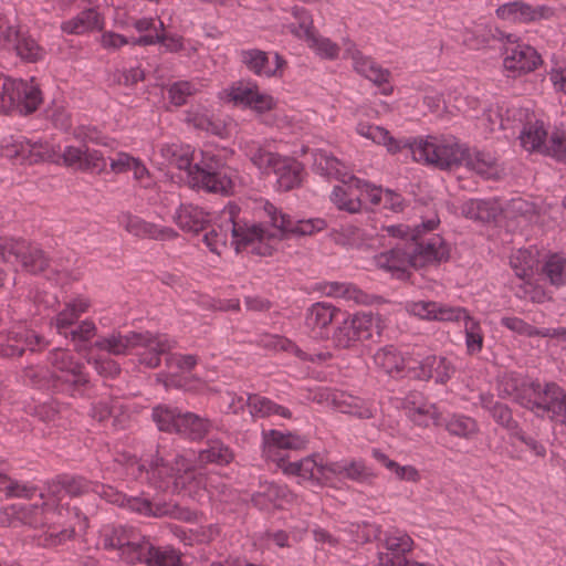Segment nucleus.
Here are the masks:
<instances>
[{
  "label": "nucleus",
  "mask_w": 566,
  "mask_h": 566,
  "mask_svg": "<svg viewBox=\"0 0 566 566\" xmlns=\"http://www.w3.org/2000/svg\"><path fill=\"white\" fill-rule=\"evenodd\" d=\"M253 210L263 219L261 223L248 222L234 202L224 206L218 221L203 235L207 248L221 255L230 242L237 252L251 248L253 253L265 256L272 254L277 241L286 234L310 235L326 228L321 218L294 220L264 198L254 200Z\"/></svg>",
  "instance_id": "f257e3e1"
},
{
  "label": "nucleus",
  "mask_w": 566,
  "mask_h": 566,
  "mask_svg": "<svg viewBox=\"0 0 566 566\" xmlns=\"http://www.w3.org/2000/svg\"><path fill=\"white\" fill-rule=\"evenodd\" d=\"M234 459L231 448L220 439L208 440L206 448L186 450L175 457V468H169L163 457L150 450L137 458L124 453L117 460L126 473L135 479H145L156 490L179 495H199L201 490L209 494L206 479L196 472V463L227 465Z\"/></svg>",
  "instance_id": "f03ea898"
},
{
  "label": "nucleus",
  "mask_w": 566,
  "mask_h": 566,
  "mask_svg": "<svg viewBox=\"0 0 566 566\" xmlns=\"http://www.w3.org/2000/svg\"><path fill=\"white\" fill-rule=\"evenodd\" d=\"M160 153L168 165L186 171L191 188L223 195L233 191L234 177L226 168V160L221 154L205 149L200 151L201 159L193 163L196 151L189 145H163Z\"/></svg>",
  "instance_id": "7ed1b4c3"
},
{
  "label": "nucleus",
  "mask_w": 566,
  "mask_h": 566,
  "mask_svg": "<svg viewBox=\"0 0 566 566\" xmlns=\"http://www.w3.org/2000/svg\"><path fill=\"white\" fill-rule=\"evenodd\" d=\"M305 438L280 430L262 431V453L265 460L274 462L283 473L294 478L297 483L311 482L326 485L331 483L326 471L327 463L317 462L314 457H306L298 461H287V451L305 447Z\"/></svg>",
  "instance_id": "20e7f679"
},
{
  "label": "nucleus",
  "mask_w": 566,
  "mask_h": 566,
  "mask_svg": "<svg viewBox=\"0 0 566 566\" xmlns=\"http://www.w3.org/2000/svg\"><path fill=\"white\" fill-rule=\"evenodd\" d=\"M105 547L116 548L127 563L143 562L147 566H179L180 554L171 547H155L133 527H105L102 533Z\"/></svg>",
  "instance_id": "39448f33"
},
{
  "label": "nucleus",
  "mask_w": 566,
  "mask_h": 566,
  "mask_svg": "<svg viewBox=\"0 0 566 566\" xmlns=\"http://www.w3.org/2000/svg\"><path fill=\"white\" fill-rule=\"evenodd\" d=\"M175 346V340L167 335L151 334L150 332L136 333L112 332L101 336L94 343V347L109 355L119 356L134 354L139 364L156 368L161 361V355Z\"/></svg>",
  "instance_id": "423d86ee"
},
{
  "label": "nucleus",
  "mask_w": 566,
  "mask_h": 566,
  "mask_svg": "<svg viewBox=\"0 0 566 566\" xmlns=\"http://www.w3.org/2000/svg\"><path fill=\"white\" fill-rule=\"evenodd\" d=\"M405 310L409 315L422 321L462 324L467 353L476 355L482 352L484 333L481 322L473 317L465 307L431 300H419L406 302Z\"/></svg>",
  "instance_id": "0eeeda50"
},
{
  "label": "nucleus",
  "mask_w": 566,
  "mask_h": 566,
  "mask_svg": "<svg viewBox=\"0 0 566 566\" xmlns=\"http://www.w3.org/2000/svg\"><path fill=\"white\" fill-rule=\"evenodd\" d=\"M412 159L426 166L448 170L462 165L468 146L452 135H428L405 140Z\"/></svg>",
  "instance_id": "6e6552de"
},
{
  "label": "nucleus",
  "mask_w": 566,
  "mask_h": 566,
  "mask_svg": "<svg viewBox=\"0 0 566 566\" xmlns=\"http://www.w3.org/2000/svg\"><path fill=\"white\" fill-rule=\"evenodd\" d=\"M45 485L43 490L38 484L21 483L0 474V492H4V495H109L105 485L71 474L57 475Z\"/></svg>",
  "instance_id": "1a4fd4ad"
},
{
  "label": "nucleus",
  "mask_w": 566,
  "mask_h": 566,
  "mask_svg": "<svg viewBox=\"0 0 566 566\" xmlns=\"http://www.w3.org/2000/svg\"><path fill=\"white\" fill-rule=\"evenodd\" d=\"M153 419L160 431L176 432L192 441L203 439L212 426L208 418L168 406L155 407Z\"/></svg>",
  "instance_id": "9d476101"
},
{
  "label": "nucleus",
  "mask_w": 566,
  "mask_h": 566,
  "mask_svg": "<svg viewBox=\"0 0 566 566\" xmlns=\"http://www.w3.org/2000/svg\"><path fill=\"white\" fill-rule=\"evenodd\" d=\"M546 390V382L542 385L537 380H530L522 374L507 371L499 377L497 391L502 398H510L522 407L530 409L536 416L544 410L543 392Z\"/></svg>",
  "instance_id": "9b49d317"
},
{
  "label": "nucleus",
  "mask_w": 566,
  "mask_h": 566,
  "mask_svg": "<svg viewBox=\"0 0 566 566\" xmlns=\"http://www.w3.org/2000/svg\"><path fill=\"white\" fill-rule=\"evenodd\" d=\"M42 102L41 91L33 81L0 77V112L27 115Z\"/></svg>",
  "instance_id": "f8f14e48"
},
{
  "label": "nucleus",
  "mask_w": 566,
  "mask_h": 566,
  "mask_svg": "<svg viewBox=\"0 0 566 566\" xmlns=\"http://www.w3.org/2000/svg\"><path fill=\"white\" fill-rule=\"evenodd\" d=\"M52 366L53 386L71 396L82 395L88 384L84 366L73 359L70 352L55 348L49 354Z\"/></svg>",
  "instance_id": "ddd939ff"
},
{
  "label": "nucleus",
  "mask_w": 566,
  "mask_h": 566,
  "mask_svg": "<svg viewBox=\"0 0 566 566\" xmlns=\"http://www.w3.org/2000/svg\"><path fill=\"white\" fill-rule=\"evenodd\" d=\"M338 180L342 184L334 187L331 193V200L337 209L348 213H357L360 211L361 197H365L369 201H376L378 199L377 196L380 193L376 185L352 174L345 175Z\"/></svg>",
  "instance_id": "4468645a"
},
{
  "label": "nucleus",
  "mask_w": 566,
  "mask_h": 566,
  "mask_svg": "<svg viewBox=\"0 0 566 566\" xmlns=\"http://www.w3.org/2000/svg\"><path fill=\"white\" fill-rule=\"evenodd\" d=\"M114 503L147 516H169L186 522H190L196 517L193 511L177 504L170 497H115Z\"/></svg>",
  "instance_id": "2eb2a0df"
},
{
  "label": "nucleus",
  "mask_w": 566,
  "mask_h": 566,
  "mask_svg": "<svg viewBox=\"0 0 566 566\" xmlns=\"http://www.w3.org/2000/svg\"><path fill=\"white\" fill-rule=\"evenodd\" d=\"M54 154L51 144L28 139L23 136H9L0 142V156L14 164L32 165L51 159Z\"/></svg>",
  "instance_id": "dca6fc26"
},
{
  "label": "nucleus",
  "mask_w": 566,
  "mask_h": 566,
  "mask_svg": "<svg viewBox=\"0 0 566 566\" xmlns=\"http://www.w3.org/2000/svg\"><path fill=\"white\" fill-rule=\"evenodd\" d=\"M313 399L318 403L331 406L342 413L363 420L373 418L376 412L373 401L345 390L318 388L314 391Z\"/></svg>",
  "instance_id": "f3484780"
},
{
  "label": "nucleus",
  "mask_w": 566,
  "mask_h": 566,
  "mask_svg": "<svg viewBox=\"0 0 566 566\" xmlns=\"http://www.w3.org/2000/svg\"><path fill=\"white\" fill-rule=\"evenodd\" d=\"M0 261L18 263L31 273H40L48 265V259L40 248L6 237H0Z\"/></svg>",
  "instance_id": "a211bd4d"
},
{
  "label": "nucleus",
  "mask_w": 566,
  "mask_h": 566,
  "mask_svg": "<svg viewBox=\"0 0 566 566\" xmlns=\"http://www.w3.org/2000/svg\"><path fill=\"white\" fill-rule=\"evenodd\" d=\"M513 34L506 36L503 67L509 77H520L535 71L542 63L537 51L523 42H516Z\"/></svg>",
  "instance_id": "6ab92c4d"
},
{
  "label": "nucleus",
  "mask_w": 566,
  "mask_h": 566,
  "mask_svg": "<svg viewBox=\"0 0 566 566\" xmlns=\"http://www.w3.org/2000/svg\"><path fill=\"white\" fill-rule=\"evenodd\" d=\"M344 59H350L355 72L380 87V93L390 95L394 91L389 84L390 72L379 66L370 56L363 54L354 42L344 40Z\"/></svg>",
  "instance_id": "aec40b11"
},
{
  "label": "nucleus",
  "mask_w": 566,
  "mask_h": 566,
  "mask_svg": "<svg viewBox=\"0 0 566 566\" xmlns=\"http://www.w3.org/2000/svg\"><path fill=\"white\" fill-rule=\"evenodd\" d=\"M224 95L235 105L253 109L259 114L271 111L276 104L272 95L260 91L253 82H235L224 91Z\"/></svg>",
  "instance_id": "412c9836"
},
{
  "label": "nucleus",
  "mask_w": 566,
  "mask_h": 566,
  "mask_svg": "<svg viewBox=\"0 0 566 566\" xmlns=\"http://www.w3.org/2000/svg\"><path fill=\"white\" fill-rule=\"evenodd\" d=\"M328 486L339 489V484L349 480L359 484H369L376 473L361 459H342L339 461L327 463Z\"/></svg>",
  "instance_id": "4be33fe9"
},
{
  "label": "nucleus",
  "mask_w": 566,
  "mask_h": 566,
  "mask_svg": "<svg viewBox=\"0 0 566 566\" xmlns=\"http://www.w3.org/2000/svg\"><path fill=\"white\" fill-rule=\"evenodd\" d=\"M46 346L44 339L25 325L12 326L7 335L0 339V355L11 357L21 356L25 349L41 350Z\"/></svg>",
  "instance_id": "5701e85b"
},
{
  "label": "nucleus",
  "mask_w": 566,
  "mask_h": 566,
  "mask_svg": "<svg viewBox=\"0 0 566 566\" xmlns=\"http://www.w3.org/2000/svg\"><path fill=\"white\" fill-rule=\"evenodd\" d=\"M241 62L259 77H275L282 75L284 59L276 52L268 53L259 49H247L240 52Z\"/></svg>",
  "instance_id": "b1692460"
},
{
  "label": "nucleus",
  "mask_w": 566,
  "mask_h": 566,
  "mask_svg": "<svg viewBox=\"0 0 566 566\" xmlns=\"http://www.w3.org/2000/svg\"><path fill=\"white\" fill-rule=\"evenodd\" d=\"M495 14L500 20L511 23H532L551 18L554 11L546 4L533 7L522 0H515L497 7Z\"/></svg>",
  "instance_id": "393cba45"
},
{
  "label": "nucleus",
  "mask_w": 566,
  "mask_h": 566,
  "mask_svg": "<svg viewBox=\"0 0 566 566\" xmlns=\"http://www.w3.org/2000/svg\"><path fill=\"white\" fill-rule=\"evenodd\" d=\"M407 245L413 259V269L440 263L449 258V248L439 234H434L426 241H412Z\"/></svg>",
  "instance_id": "a878e982"
},
{
  "label": "nucleus",
  "mask_w": 566,
  "mask_h": 566,
  "mask_svg": "<svg viewBox=\"0 0 566 566\" xmlns=\"http://www.w3.org/2000/svg\"><path fill=\"white\" fill-rule=\"evenodd\" d=\"M412 378L419 380L434 379L437 384H446L451 379L455 371V367L451 360L444 356L427 355L423 358H415V367Z\"/></svg>",
  "instance_id": "bb28decb"
},
{
  "label": "nucleus",
  "mask_w": 566,
  "mask_h": 566,
  "mask_svg": "<svg viewBox=\"0 0 566 566\" xmlns=\"http://www.w3.org/2000/svg\"><path fill=\"white\" fill-rule=\"evenodd\" d=\"M415 358L406 356L394 345H387L375 353L374 363L377 368L391 377L409 376L412 378L410 367H415Z\"/></svg>",
  "instance_id": "cd10ccee"
},
{
  "label": "nucleus",
  "mask_w": 566,
  "mask_h": 566,
  "mask_svg": "<svg viewBox=\"0 0 566 566\" xmlns=\"http://www.w3.org/2000/svg\"><path fill=\"white\" fill-rule=\"evenodd\" d=\"M239 147L259 172L265 176L271 175V170L281 156L271 149L266 139H242Z\"/></svg>",
  "instance_id": "c85d7f7f"
},
{
  "label": "nucleus",
  "mask_w": 566,
  "mask_h": 566,
  "mask_svg": "<svg viewBox=\"0 0 566 566\" xmlns=\"http://www.w3.org/2000/svg\"><path fill=\"white\" fill-rule=\"evenodd\" d=\"M407 418L418 427L428 428L431 424L440 426V413L433 402L419 394L407 396L403 405Z\"/></svg>",
  "instance_id": "c756f323"
},
{
  "label": "nucleus",
  "mask_w": 566,
  "mask_h": 566,
  "mask_svg": "<svg viewBox=\"0 0 566 566\" xmlns=\"http://www.w3.org/2000/svg\"><path fill=\"white\" fill-rule=\"evenodd\" d=\"M197 364L193 355L171 354L167 357V367L169 369H178L179 373H159L156 381L161 384L165 389H188L187 378L185 374L189 373Z\"/></svg>",
  "instance_id": "7c9ffc66"
},
{
  "label": "nucleus",
  "mask_w": 566,
  "mask_h": 566,
  "mask_svg": "<svg viewBox=\"0 0 566 566\" xmlns=\"http://www.w3.org/2000/svg\"><path fill=\"white\" fill-rule=\"evenodd\" d=\"M118 222L128 233L142 239L170 240L177 235L176 231L171 228L147 222L140 217L128 212H123L118 217Z\"/></svg>",
  "instance_id": "2f4dec72"
},
{
  "label": "nucleus",
  "mask_w": 566,
  "mask_h": 566,
  "mask_svg": "<svg viewBox=\"0 0 566 566\" xmlns=\"http://www.w3.org/2000/svg\"><path fill=\"white\" fill-rule=\"evenodd\" d=\"M376 265L390 273L391 276L406 280L409 277V269L413 268V259L406 248L396 247L389 251L381 252L375 256Z\"/></svg>",
  "instance_id": "473e14b6"
},
{
  "label": "nucleus",
  "mask_w": 566,
  "mask_h": 566,
  "mask_svg": "<svg viewBox=\"0 0 566 566\" xmlns=\"http://www.w3.org/2000/svg\"><path fill=\"white\" fill-rule=\"evenodd\" d=\"M355 132L373 144L386 147L387 151L392 155L400 153L406 146L405 140L395 138L385 127L368 122H358Z\"/></svg>",
  "instance_id": "72a5a7b5"
},
{
  "label": "nucleus",
  "mask_w": 566,
  "mask_h": 566,
  "mask_svg": "<svg viewBox=\"0 0 566 566\" xmlns=\"http://www.w3.org/2000/svg\"><path fill=\"white\" fill-rule=\"evenodd\" d=\"M304 167L294 158L280 156L271 174L276 176L279 189L287 191L298 187L302 182Z\"/></svg>",
  "instance_id": "f704fd0d"
},
{
  "label": "nucleus",
  "mask_w": 566,
  "mask_h": 566,
  "mask_svg": "<svg viewBox=\"0 0 566 566\" xmlns=\"http://www.w3.org/2000/svg\"><path fill=\"white\" fill-rule=\"evenodd\" d=\"M504 212V206L496 198L470 199L462 205V213L472 220L490 222Z\"/></svg>",
  "instance_id": "c9c22d12"
},
{
  "label": "nucleus",
  "mask_w": 566,
  "mask_h": 566,
  "mask_svg": "<svg viewBox=\"0 0 566 566\" xmlns=\"http://www.w3.org/2000/svg\"><path fill=\"white\" fill-rule=\"evenodd\" d=\"M176 224L187 232L197 233L210 221L209 213L192 203H181L174 214Z\"/></svg>",
  "instance_id": "e433bc0d"
},
{
  "label": "nucleus",
  "mask_w": 566,
  "mask_h": 566,
  "mask_svg": "<svg viewBox=\"0 0 566 566\" xmlns=\"http://www.w3.org/2000/svg\"><path fill=\"white\" fill-rule=\"evenodd\" d=\"M340 313V310L328 302H316L307 307L305 312V325L313 332L323 334L327 332L333 319Z\"/></svg>",
  "instance_id": "4c0bfd02"
},
{
  "label": "nucleus",
  "mask_w": 566,
  "mask_h": 566,
  "mask_svg": "<svg viewBox=\"0 0 566 566\" xmlns=\"http://www.w3.org/2000/svg\"><path fill=\"white\" fill-rule=\"evenodd\" d=\"M91 417L98 422L113 417L114 426L124 428L129 418V407L119 399H103L92 406Z\"/></svg>",
  "instance_id": "58836bf2"
},
{
  "label": "nucleus",
  "mask_w": 566,
  "mask_h": 566,
  "mask_svg": "<svg viewBox=\"0 0 566 566\" xmlns=\"http://www.w3.org/2000/svg\"><path fill=\"white\" fill-rule=\"evenodd\" d=\"M102 27L103 18L93 8L85 9L61 23V30L66 34H84L90 31L99 30Z\"/></svg>",
  "instance_id": "ea45409f"
},
{
  "label": "nucleus",
  "mask_w": 566,
  "mask_h": 566,
  "mask_svg": "<svg viewBox=\"0 0 566 566\" xmlns=\"http://www.w3.org/2000/svg\"><path fill=\"white\" fill-rule=\"evenodd\" d=\"M88 307L90 301L82 296L66 303L65 307L57 313L52 322L56 332L69 338L70 327L88 310Z\"/></svg>",
  "instance_id": "a19ab883"
},
{
  "label": "nucleus",
  "mask_w": 566,
  "mask_h": 566,
  "mask_svg": "<svg viewBox=\"0 0 566 566\" xmlns=\"http://www.w3.org/2000/svg\"><path fill=\"white\" fill-rule=\"evenodd\" d=\"M371 457L373 459H375L376 462L386 468L395 479L399 481L416 483L419 482L421 479V474L417 468L410 464H399L395 460H391L380 449H373Z\"/></svg>",
  "instance_id": "79ce46f5"
},
{
  "label": "nucleus",
  "mask_w": 566,
  "mask_h": 566,
  "mask_svg": "<svg viewBox=\"0 0 566 566\" xmlns=\"http://www.w3.org/2000/svg\"><path fill=\"white\" fill-rule=\"evenodd\" d=\"M247 403L251 416L254 418L279 416L287 419L292 417V412L286 407L277 405L268 397L258 394H249Z\"/></svg>",
  "instance_id": "37998d69"
},
{
  "label": "nucleus",
  "mask_w": 566,
  "mask_h": 566,
  "mask_svg": "<svg viewBox=\"0 0 566 566\" xmlns=\"http://www.w3.org/2000/svg\"><path fill=\"white\" fill-rule=\"evenodd\" d=\"M547 129L542 120L536 119L523 126L520 133L521 146L528 153H544L547 143Z\"/></svg>",
  "instance_id": "c03bdc74"
},
{
  "label": "nucleus",
  "mask_w": 566,
  "mask_h": 566,
  "mask_svg": "<svg viewBox=\"0 0 566 566\" xmlns=\"http://www.w3.org/2000/svg\"><path fill=\"white\" fill-rule=\"evenodd\" d=\"M465 167L485 179L497 176L499 169L495 157L491 153L474 150L468 147L463 163Z\"/></svg>",
  "instance_id": "a18cd8bd"
},
{
  "label": "nucleus",
  "mask_w": 566,
  "mask_h": 566,
  "mask_svg": "<svg viewBox=\"0 0 566 566\" xmlns=\"http://www.w3.org/2000/svg\"><path fill=\"white\" fill-rule=\"evenodd\" d=\"M481 406L488 410L492 418L503 428L514 432H518L517 422L513 419L512 411L510 408L501 402L494 401V398L490 394L480 395Z\"/></svg>",
  "instance_id": "49530a36"
},
{
  "label": "nucleus",
  "mask_w": 566,
  "mask_h": 566,
  "mask_svg": "<svg viewBox=\"0 0 566 566\" xmlns=\"http://www.w3.org/2000/svg\"><path fill=\"white\" fill-rule=\"evenodd\" d=\"M438 224L439 219L437 217H432L413 228L406 224H392L384 227L382 231L389 237L416 241L420 239L422 233L434 230Z\"/></svg>",
  "instance_id": "de8ad7c7"
},
{
  "label": "nucleus",
  "mask_w": 566,
  "mask_h": 566,
  "mask_svg": "<svg viewBox=\"0 0 566 566\" xmlns=\"http://www.w3.org/2000/svg\"><path fill=\"white\" fill-rule=\"evenodd\" d=\"M313 166L317 172L328 178L339 179L349 174L345 171L344 164L326 150L322 149L313 153Z\"/></svg>",
  "instance_id": "09e8293b"
},
{
  "label": "nucleus",
  "mask_w": 566,
  "mask_h": 566,
  "mask_svg": "<svg viewBox=\"0 0 566 566\" xmlns=\"http://www.w3.org/2000/svg\"><path fill=\"white\" fill-rule=\"evenodd\" d=\"M412 539L411 537L400 530H391L386 533L385 536V547L387 548V553H380L379 555V564L381 565V557L389 555L390 557L405 556L406 553L410 552L412 548Z\"/></svg>",
  "instance_id": "8fccbe9b"
},
{
  "label": "nucleus",
  "mask_w": 566,
  "mask_h": 566,
  "mask_svg": "<svg viewBox=\"0 0 566 566\" xmlns=\"http://www.w3.org/2000/svg\"><path fill=\"white\" fill-rule=\"evenodd\" d=\"M327 297L353 301L356 304L368 303V295L358 286L349 282L331 281Z\"/></svg>",
  "instance_id": "3c124183"
},
{
  "label": "nucleus",
  "mask_w": 566,
  "mask_h": 566,
  "mask_svg": "<svg viewBox=\"0 0 566 566\" xmlns=\"http://www.w3.org/2000/svg\"><path fill=\"white\" fill-rule=\"evenodd\" d=\"M292 15L295 22L287 24V30L296 38L306 41L315 33L312 14L303 7L292 8Z\"/></svg>",
  "instance_id": "603ef678"
},
{
  "label": "nucleus",
  "mask_w": 566,
  "mask_h": 566,
  "mask_svg": "<svg viewBox=\"0 0 566 566\" xmlns=\"http://www.w3.org/2000/svg\"><path fill=\"white\" fill-rule=\"evenodd\" d=\"M510 264L517 277L526 280L533 275L537 260L530 250L518 249L511 255Z\"/></svg>",
  "instance_id": "864d4df0"
},
{
  "label": "nucleus",
  "mask_w": 566,
  "mask_h": 566,
  "mask_svg": "<svg viewBox=\"0 0 566 566\" xmlns=\"http://www.w3.org/2000/svg\"><path fill=\"white\" fill-rule=\"evenodd\" d=\"M17 54L27 62H36L43 57L44 50L29 34L18 31L15 42Z\"/></svg>",
  "instance_id": "5fc2aeb1"
},
{
  "label": "nucleus",
  "mask_w": 566,
  "mask_h": 566,
  "mask_svg": "<svg viewBox=\"0 0 566 566\" xmlns=\"http://www.w3.org/2000/svg\"><path fill=\"white\" fill-rule=\"evenodd\" d=\"M444 426L450 434L461 438H470L478 431V424L473 418L459 413L450 416Z\"/></svg>",
  "instance_id": "6e6d98bb"
},
{
  "label": "nucleus",
  "mask_w": 566,
  "mask_h": 566,
  "mask_svg": "<svg viewBox=\"0 0 566 566\" xmlns=\"http://www.w3.org/2000/svg\"><path fill=\"white\" fill-rule=\"evenodd\" d=\"M307 46L321 59L335 60L338 57L340 49L337 43L329 38L322 36L316 32L306 41Z\"/></svg>",
  "instance_id": "4d7b16f0"
},
{
  "label": "nucleus",
  "mask_w": 566,
  "mask_h": 566,
  "mask_svg": "<svg viewBox=\"0 0 566 566\" xmlns=\"http://www.w3.org/2000/svg\"><path fill=\"white\" fill-rule=\"evenodd\" d=\"M543 272L551 284L560 286L566 283V259L559 254H552L545 261Z\"/></svg>",
  "instance_id": "13d9d810"
},
{
  "label": "nucleus",
  "mask_w": 566,
  "mask_h": 566,
  "mask_svg": "<svg viewBox=\"0 0 566 566\" xmlns=\"http://www.w3.org/2000/svg\"><path fill=\"white\" fill-rule=\"evenodd\" d=\"M96 326L90 319L82 321L75 328L69 331V337L78 353L86 348V344L95 336Z\"/></svg>",
  "instance_id": "bf43d9fd"
},
{
  "label": "nucleus",
  "mask_w": 566,
  "mask_h": 566,
  "mask_svg": "<svg viewBox=\"0 0 566 566\" xmlns=\"http://www.w3.org/2000/svg\"><path fill=\"white\" fill-rule=\"evenodd\" d=\"M544 154L566 161V128L555 129L547 139Z\"/></svg>",
  "instance_id": "052dcab7"
},
{
  "label": "nucleus",
  "mask_w": 566,
  "mask_h": 566,
  "mask_svg": "<svg viewBox=\"0 0 566 566\" xmlns=\"http://www.w3.org/2000/svg\"><path fill=\"white\" fill-rule=\"evenodd\" d=\"M352 321V328L355 329L356 338L360 340L369 339L373 336L375 326V318L371 313L359 312L349 315Z\"/></svg>",
  "instance_id": "680f3d73"
},
{
  "label": "nucleus",
  "mask_w": 566,
  "mask_h": 566,
  "mask_svg": "<svg viewBox=\"0 0 566 566\" xmlns=\"http://www.w3.org/2000/svg\"><path fill=\"white\" fill-rule=\"evenodd\" d=\"M333 342L339 348H349L354 346L358 338H356L355 329L352 328V321L349 315L336 327L333 334Z\"/></svg>",
  "instance_id": "e2e57ef3"
},
{
  "label": "nucleus",
  "mask_w": 566,
  "mask_h": 566,
  "mask_svg": "<svg viewBox=\"0 0 566 566\" xmlns=\"http://www.w3.org/2000/svg\"><path fill=\"white\" fill-rule=\"evenodd\" d=\"M348 534L352 536V542L357 544H364L371 542L374 539H379L380 530L375 524H353L348 528Z\"/></svg>",
  "instance_id": "0e129e2a"
},
{
  "label": "nucleus",
  "mask_w": 566,
  "mask_h": 566,
  "mask_svg": "<svg viewBox=\"0 0 566 566\" xmlns=\"http://www.w3.org/2000/svg\"><path fill=\"white\" fill-rule=\"evenodd\" d=\"M197 91V84L190 81H179L174 83L169 90L168 95L170 103L176 106L186 104L187 98Z\"/></svg>",
  "instance_id": "69168bd1"
},
{
  "label": "nucleus",
  "mask_w": 566,
  "mask_h": 566,
  "mask_svg": "<svg viewBox=\"0 0 566 566\" xmlns=\"http://www.w3.org/2000/svg\"><path fill=\"white\" fill-rule=\"evenodd\" d=\"M106 168V159L103 154L96 149L85 148L82 164L80 166L81 171L101 174Z\"/></svg>",
  "instance_id": "338daca9"
},
{
  "label": "nucleus",
  "mask_w": 566,
  "mask_h": 566,
  "mask_svg": "<svg viewBox=\"0 0 566 566\" xmlns=\"http://www.w3.org/2000/svg\"><path fill=\"white\" fill-rule=\"evenodd\" d=\"M87 364L92 365L98 375L105 378H113L119 374V365L109 357H86Z\"/></svg>",
  "instance_id": "774afa93"
}]
</instances>
